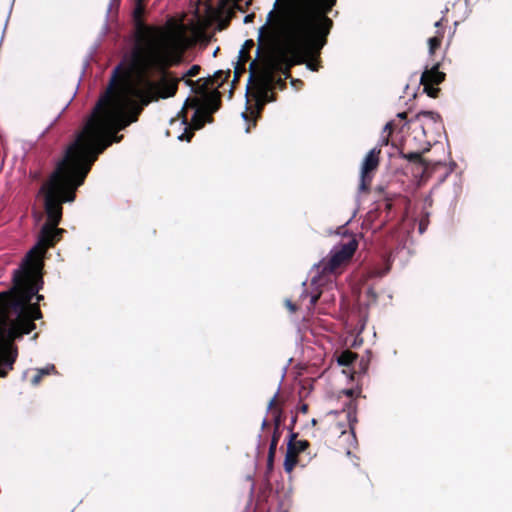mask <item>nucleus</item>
I'll return each mask as SVG.
<instances>
[{
    "mask_svg": "<svg viewBox=\"0 0 512 512\" xmlns=\"http://www.w3.org/2000/svg\"><path fill=\"white\" fill-rule=\"evenodd\" d=\"M187 43L183 25L169 20L165 28H148L143 32L131 52L128 72L121 75L122 64L113 69L105 92L82 130L38 192L46 222L41 226L37 243L14 272H41L46 249L65 231L57 228L62 219V204L74 201L75 190L84 182L97 156L119 140L115 133L136 121L144 105L173 97L181 79L199 73V65H193L181 78L167 71L182 61Z\"/></svg>",
    "mask_w": 512,
    "mask_h": 512,
    "instance_id": "nucleus-1",
    "label": "nucleus"
},
{
    "mask_svg": "<svg viewBox=\"0 0 512 512\" xmlns=\"http://www.w3.org/2000/svg\"><path fill=\"white\" fill-rule=\"evenodd\" d=\"M283 36V45L277 49H270L260 62L259 71L255 76L256 97L259 113L268 102L274 101L271 92L274 88L284 86L281 72L288 77V70L295 63L301 62L305 51H309V37L311 34V20L308 11L292 5H284L280 11V18L276 23Z\"/></svg>",
    "mask_w": 512,
    "mask_h": 512,
    "instance_id": "nucleus-2",
    "label": "nucleus"
},
{
    "mask_svg": "<svg viewBox=\"0 0 512 512\" xmlns=\"http://www.w3.org/2000/svg\"><path fill=\"white\" fill-rule=\"evenodd\" d=\"M293 5L306 9L308 11L311 20V34L309 37V51H305V55L301 62L297 64L305 63L307 68L311 71H317L318 65L313 62V58L320 52L322 47L326 43V36L329 34L332 27V20L326 16L332 7L336 4V0H282L278 10L274 13L271 10L268 13L267 22L272 21L270 27V37L273 42L271 49H277L283 45V36L280 29L276 27V23L280 18V11L284 5ZM296 65V63L294 64Z\"/></svg>",
    "mask_w": 512,
    "mask_h": 512,
    "instance_id": "nucleus-3",
    "label": "nucleus"
},
{
    "mask_svg": "<svg viewBox=\"0 0 512 512\" xmlns=\"http://www.w3.org/2000/svg\"><path fill=\"white\" fill-rule=\"evenodd\" d=\"M357 247L358 243L355 239H350L346 243H339L330 250L326 258L314 264L311 278L314 291L309 293L304 288L299 297L301 303L309 298V303L306 305L308 310L314 307L320 297H323L326 302L334 301V292L336 291L335 273L342 264L353 256Z\"/></svg>",
    "mask_w": 512,
    "mask_h": 512,
    "instance_id": "nucleus-4",
    "label": "nucleus"
},
{
    "mask_svg": "<svg viewBox=\"0 0 512 512\" xmlns=\"http://www.w3.org/2000/svg\"><path fill=\"white\" fill-rule=\"evenodd\" d=\"M220 105V96L218 92L213 94H207L204 99V104L202 106L199 105L198 99L190 100L187 98L184 102L182 113L188 108H194V114L192 116V125L194 129H200L204 126L205 122H211L212 118L210 116L211 113H214L218 110ZM181 124L185 125V132L178 135L177 138L180 141L187 140L189 141L192 133H188L187 127V117L185 114L182 115Z\"/></svg>",
    "mask_w": 512,
    "mask_h": 512,
    "instance_id": "nucleus-5",
    "label": "nucleus"
},
{
    "mask_svg": "<svg viewBox=\"0 0 512 512\" xmlns=\"http://www.w3.org/2000/svg\"><path fill=\"white\" fill-rule=\"evenodd\" d=\"M381 152L380 147L376 146L372 148L365 156L360 171V184L359 190L366 191L372 181L373 172L379 165V154Z\"/></svg>",
    "mask_w": 512,
    "mask_h": 512,
    "instance_id": "nucleus-6",
    "label": "nucleus"
},
{
    "mask_svg": "<svg viewBox=\"0 0 512 512\" xmlns=\"http://www.w3.org/2000/svg\"><path fill=\"white\" fill-rule=\"evenodd\" d=\"M445 79V73L439 71V64L426 68L420 77V83L423 85L424 92L432 98L437 97L439 89L434 85L440 84Z\"/></svg>",
    "mask_w": 512,
    "mask_h": 512,
    "instance_id": "nucleus-7",
    "label": "nucleus"
},
{
    "mask_svg": "<svg viewBox=\"0 0 512 512\" xmlns=\"http://www.w3.org/2000/svg\"><path fill=\"white\" fill-rule=\"evenodd\" d=\"M308 442L306 440H297L296 434L291 433L287 444V449H291V452L298 455L299 453L306 450Z\"/></svg>",
    "mask_w": 512,
    "mask_h": 512,
    "instance_id": "nucleus-8",
    "label": "nucleus"
},
{
    "mask_svg": "<svg viewBox=\"0 0 512 512\" xmlns=\"http://www.w3.org/2000/svg\"><path fill=\"white\" fill-rule=\"evenodd\" d=\"M279 424H280V419H279V415H278L275 418V432H274V435L272 437V440H271V443H270V446H269V452H268V465L269 466H272L273 458H274V455H275V452H276V448H277V444H278V441H279V434H278Z\"/></svg>",
    "mask_w": 512,
    "mask_h": 512,
    "instance_id": "nucleus-9",
    "label": "nucleus"
},
{
    "mask_svg": "<svg viewBox=\"0 0 512 512\" xmlns=\"http://www.w3.org/2000/svg\"><path fill=\"white\" fill-rule=\"evenodd\" d=\"M35 371L36 374L31 379V384L34 386L41 382L43 376L56 373L55 366L53 364H48L43 368L36 369Z\"/></svg>",
    "mask_w": 512,
    "mask_h": 512,
    "instance_id": "nucleus-10",
    "label": "nucleus"
},
{
    "mask_svg": "<svg viewBox=\"0 0 512 512\" xmlns=\"http://www.w3.org/2000/svg\"><path fill=\"white\" fill-rule=\"evenodd\" d=\"M383 268L374 267L371 271L372 277H382L388 273L391 267V255L383 256Z\"/></svg>",
    "mask_w": 512,
    "mask_h": 512,
    "instance_id": "nucleus-11",
    "label": "nucleus"
},
{
    "mask_svg": "<svg viewBox=\"0 0 512 512\" xmlns=\"http://www.w3.org/2000/svg\"><path fill=\"white\" fill-rule=\"evenodd\" d=\"M297 464V455L291 452V449H287L284 459V470L287 473H291Z\"/></svg>",
    "mask_w": 512,
    "mask_h": 512,
    "instance_id": "nucleus-12",
    "label": "nucleus"
},
{
    "mask_svg": "<svg viewBox=\"0 0 512 512\" xmlns=\"http://www.w3.org/2000/svg\"><path fill=\"white\" fill-rule=\"evenodd\" d=\"M356 356L352 352L346 351L341 354L338 358V363L343 366L351 364L355 360Z\"/></svg>",
    "mask_w": 512,
    "mask_h": 512,
    "instance_id": "nucleus-13",
    "label": "nucleus"
},
{
    "mask_svg": "<svg viewBox=\"0 0 512 512\" xmlns=\"http://www.w3.org/2000/svg\"><path fill=\"white\" fill-rule=\"evenodd\" d=\"M120 2V0H110V5L107 9V13H106V21H108V18H109V15L111 13V10H112V7L114 5H118ZM108 30H109V27H108V23L105 22L103 28H102V31H101V38L104 37L107 33H108Z\"/></svg>",
    "mask_w": 512,
    "mask_h": 512,
    "instance_id": "nucleus-14",
    "label": "nucleus"
},
{
    "mask_svg": "<svg viewBox=\"0 0 512 512\" xmlns=\"http://www.w3.org/2000/svg\"><path fill=\"white\" fill-rule=\"evenodd\" d=\"M441 39L439 37H431L428 39L429 53L433 54L440 46Z\"/></svg>",
    "mask_w": 512,
    "mask_h": 512,
    "instance_id": "nucleus-15",
    "label": "nucleus"
},
{
    "mask_svg": "<svg viewBox=\"0 0 512 512\" xmlns=\"http://www.w3.org/2000/svg\"><path fill=\"white\" fill-rule=\"evenodd\" d=\"M402 157L410 162H422L420 154L418 152L403 153Z\"/></svg>",
    "mask_w": 512,
    "mask_h": 512,
    "instance_id": "nucleus-16",
    "label": "nucleus"
},
{
    "mask_svg": "<svg viewBox=\"0 0 512 512\" xmlns=\"http://www.w3.org/2000/svg\"><path fill=\"white\" fill-rule=\"evenodd\" d=\"M418 117H423L434 122H436L439 119V115L432 111H423L418 114Z\"/></svg>",
    "mask_w": 512,
    "mask_h": 512,
    "instance_id": "nucleus-17",
    "label": "nucleus"
},
{
    "mask_svg": "<svg viewBox=\"0 0 512 512\" xmlns=\"http://www.w3.org/2000/svg\"><path fill=\"white\" fill-rule=\"evenodd\" d=\"M348 409H349L348 415H347L348 421H349L350 427L352 428L353 424L357 421L355 407L352 405V403H350Z\"/></svg>",
    "mask_w": 512,
    "mask_h": 512,
    "instance_id": "nucleus-18",
    "label": "nucleus"
},
{
    "mask_svg": "<svg viewBox=\"0 0 512 512\" xmlns=\"http://www.w3.org/2000/svg\"><path fill=\"white\" fill-rule=\"evenodd\" d=\"M75 95H76V90L74 91V93H73L72 97L69 99V101L65 104L62 111L57 115V117L53 120V122L50 124L49 127H51L60 118V116L67 109V107L69 106V104L71 103V101L73 100Z\"/></svg>",
    "mask_w": 512,
    "mask_h": 512,
    "instance_id": "nucleus-19",
    "label": "nucleus"
},
{
    "mask_svg": "<svg viewBox=\"0 0 512 512\" xmlns=\"http://www.w3.org/2000/svg\"><path fill=\"white\" fill-rule=\"evenodd\" d=\"M286 307L290 310V312L296 311V305L289 299L285 300Z\"/></svg>",
    "mask_w": 512,
    "mask_h": 512,
    "instance_id": "nucleus-20",
    "label": "nucleus"
},
{
    "mask_svg": "<svg viewBox=\"0 0 512 512\" xmlns=\"http://www.w3.org/2000/svg\"><path fill=\"white\" fill-rule=\"evenodd\" d=\"M418 228H419V233L420 234L424 233V231L427 228V223L424 220L420 221Z\"/></svg>",
    "mask_w": 512,
    "mask_h": 512,
    "instance_id": "nucleus-21",
    "label": "nucleus"
},
{
    "mask_svg": "<svg viewBox=\"0 0 512 512\" xmlns=\"http://www.w3.org/2000/svg\"><path fill=\"white\" fill-rule=\"evenodd\" d=\"M390 133L392 131V122H388L386 123V125L384 126V129H383V133L387 132Z\"/></svg>",
    "mask_w": 512,
    "mask_h": 512,
    "instance_id": "nucleus-22",
    "label": "nucleus"
},
{
    "mask_svg": "<svg viewBox=\"0 0 512 512\" xmlns=\"http://www.w3.org/2000/svg\"><path fill=\"white\" fill-rule=\"evenodd\" d=\"M277 391H279V389ZM277 395H278V392H276L274 394V396L272 397V399L270 400L269 405H268V409H271V407L274 405V402L276 400Z\"/></svg>",
    "mask_w": 512,
    "mask_h": 512,
    "instance_id": "nucleus-23",
    "label": "nucleus"
},
{
    "mask_svg": "<svg viewBox=\"0 0 512 512\" xmlns=\"http://www.w3.org/2000/svg\"><path fill=\"white\" fill-rule=\"evenodd\" d=\"M388 144V137L387 136H382L381 140H380V144L379 146H384V145H387Z\"/></svg>",
    "mask_w": 512,
    "mask_h": 512,
    "instance_id": "nucleus-24",
    "label": "nucleus"
},
{
    "mask_svg": "<svg viewBox=\"0 0 512 512\" xmlns=\"http://www.w3.org/2000/svg\"><path fill=\"white\" fill-rule=\"evenodd\" d=\"M264 30H266V25L262 26L259 30V36H258V40L261 41L262 37H263V32Z\"/></svg>",
    "mask_w": 512,
    "mask_h": 512,
    "instance_id": "nucleus-25",
    "label": "nucleus"
},
{
    "mask_svg": "<svg viewBox=\"0 0 512 512\" xmlns=\"http://www.w3.org/2000/svg\"><path fill=\"white\" fill-rule=\"evenodd\" d=\"M343 393L348 396V397H352L353 394H354V391L351 390V389H348V390H344Z\"/></svg>",
    "mask_w": 512,
    "mask_h": 512,
    "instance_id": "nucleus-26",
    "label": "nucleus"
},
{
    "mask_svg": "<svg viewBox=\"0 0 512 512\" xmlns=\"http://www.w3.org/2000/svg\"><path fill=\"white\" fill-rule=\"evenodd\" d=\"M299 410L302 412V413H306L307 410H308V406L306 404H302L300 407H299Z\"/></svg>",
    "mask_w": 512,
    "mask_h": 512,
    "instance_id": "nucleus-27",
    "label": "nucleus"
},
{
    "mask_svg": "<svg viewBox=\"0 0 512 512\" xmlns=\"http://www.w3.org/2000/svg\"><path fill=\"white\" fill-rule=\"evenodd\" d=\"M407 116L406 112H401V113H398L397 114V117L401 118V119H405Z\"/></svg>",
    "mask_w": 512,
    "mask_h": 512,
    "instance_id": "nucleus-28",
    "label": "nucleus"
},
{
    "mask_svg": "<svg viewBox=\"0 0 512 512\" xmlns=\"http://www.w3.org/2000/svg\"><path fill=\"white\" fill-rule=\"evenodd\" d=\"M223 74H224V73H223V71H222V70H219V71H217V72L215 73V77H216V78H221Z\"/></svg>",
    "mask_w": 512,
    "mask_h": 512,
    "instance_id": "nucleus-29",
    "label": "nucleus"
},
{
    "mask_svg": "<svg viewBox=\"0 0 512 512\" xmlns=\"http://www.w3.org/2000/svg\"><path fill=\"white\" fill-rule=\"evenodd\" d=\"M245 46H246V47H251V46H253V41H252V40H247V41L245 42Z\"/></svg>",
    "mask_w": 512,
    "mask_h": 512,
    "instance_id": "nucleus-30",
    "label": "nucleus"
},
{
    "mask_svg": "<svg viewBox=\"0 0 512 512\" xmlns=\"http://www.w3.org/2000/svg\"><path fill=\"white\" fill-rule=\"evenodd\" d=\"M185 84L188 85V86H192L193 85V81L192 80H185Z\"/></svg>",
    "mask_w": 512,
    "mask_h": 512,
    "instance_id": "nucleus-31",
    "label": "nucleus"
},
{
    "mask_svg": "<svg viewBox=\"0 0 512 512\" xmlns=\"http://www.w3.org/2000/svg\"><path fill=\"white\" fill-rule=\"evenodd\" d=\"M241 117H242L245 121L248 119V115H247L245 112H243V113L241 114Z\"/></svg>",
    "mask_w": 512,
    "mask_h": 512,
    "instance_id": "nucleus-32",
    "label": "nucleus"
},
{
    "mask_svg": "<svg viewBox=\"0 0 512 512\" xmlns=\"http://www.w3.org/2000/svg\"><path fill=\"white\" fill-rule=\"evenodd\" d=\"M239 54H240V57H243V55H244V49L243 48L239 51Z\"/></svg>",
    "mask_w": 512,
    "mask_h": 512,
    "instance_id": "nucleus-33",
    "label": "nucleus"
},
{
    "mask_svg": "<svg viewBox=\"0 0 512 512\" xmlns=\"http://www.w3.org/2000/svg\"><path fill=\"white\" fill-rule=\"evenodd\" d=\"M136 12L140 13L141 12V7L140 5H138V7L136 8Z\"/></svg>",
    "mask_w": 512,
    "mask_h": 512,
    "instance_id": "nucleus-34",
    "label": "nucleus"
},
{
    "mask_svg": "<svg viewBox=\"0 0 512 512\" xmlns=\"http://www.w3.org/2000/svg\"><path fill=\"white\" fill-rule=\"evenodd\" d=\"M440 25H441V21H437V22L435 23V27H439Z\"/></svg>",
    "mask_w": 512,
    "mask_h": 512,
    "instance_id": "nucleus-35",
    "label": "nucleus"
},
{
    "mask_svg": "<svg viewBox=\"0 0 512 512\" xmlns=\"http://www.w3.org/2000/svg\"><path fill=\"white\" fill-rule=\"evenodd\" d=\"M337 413H338L337 411H333V410L329 412V414H334V415H336Z\"/></svg>",
    "mask_w": 512,
    "mask_h": 512,
    "instance_id": "nucleus-36",
    "label": "nucleus"
},
{
    "mask_svg": "<svg viewBox=\"0 0 512 512\" xmlns=\"http://www.w3.org/2000/svg\"><path fill=\"white\" fill-rule=\"evenodd\" d=\"M266 425V420L264 419L263 422H262V428H264Z\"/></svg>",
    "mask_w": 512,
    "mask_h": 512,
    "instance_id": "nucleus-37",
    "label": "nucleus"
},
{
    "mask_svg": "<svg viewBox=\"0 0 512 512\" xmlns=\"http://www.w3.org/2000/svg\"><path fill=\"white\" fill-rule=\"evenodd\" d=\"M277 5H278V0H276L274 3V9L277 7Z\"/></svg>",
    "mask_w": 512,
    "mask_h": 512,
    "instance_id": "nucleus-38",
    "label": "nucleus"
},
{
    "mask_svg": "<svg viewBox=\"0 0 512 512\" xmlns=\"http://www.w3.org/2000/svg\"><path fill=\"white\" fill-rule=\"evenodd\" d=\"M42 298H43V296H41V295H38V296H37V299H38V300H41Z\"/></svg>",
    "mask_w": 512,
    "mask_h": 512,
    "instance_id": "nucleus-39",
    "label": "nucleus"
},
{
    "mask_svg": "<svg viewBox=\"0 0 512 512\" xmlns=\"http://www.w3.org/2000/svg\"><path fill=\"white\" fill-rule=\"evenodd\" d=\"M254 64H255L254 62H252V63L250 64V68H251V69L253 68Z\"/></svg>",
    "mask_w": 512,
    "mask_h": 512,
    "instance_id": "nucleus-40",
    "label": "nucleus"
}]
</instances>
